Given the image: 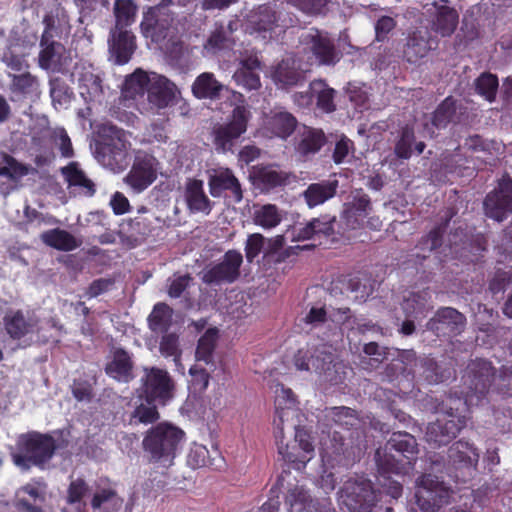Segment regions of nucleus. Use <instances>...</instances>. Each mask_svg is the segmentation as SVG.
Wrapping results in <instances>:
<instances>
[{
    "mask_svg": "<svg viewBox=\"0 0 512 512\" xmlns=\"http://www.w3.org/2000/svg\"><path fill=\"white\" fill-rule=\"evenodd\" d=\"M173 17L162 5L151 7L143 17L141 30L146 38L159 45L172 60H178L184 54V45L173 38Z\"/></svg>",
    "mask_w": 512,
    "mask_h": 512,
    "instance_id": "nucleus-1",
    "label": "nucleus"
},
{
    "mask_svg": "<svg viewBox=\"0 0 512 512\" xmlns=\"http://www.w3.org/2000/svg\"><path fill=\"white\" fill-rule=\"evenodd\" d=\"M279 406L280 402L277 405L276 411L278 420H274L278 453L285 461L292 463L296 469L300 470L312 459L314 447L308 433L300 427H295L294 441L291 444L284 443V422L288 420L290 414H293L294 411L290 407L279 410Z\"/></svg>",
    "mask_w": 512,
    "mask_h": 512,
    "instance_id": "nucleus-2",
    "label": "nucleus"
},
{
    "mask_svg": "<svg viewBox=\"0 0 512 512\" xmlns=\"http://www.w3.org/2000/svg\"><path fill=\"white\" fill-rule=\"evenodd\" d=\"M101 137L95 145V157L100 164L113 172L123 171L129 165L130 143L124 139V132L111 124L98 129Z\"/></svg>",
    "mask_w": 512,
    "mask_h": 512,
    "instance_id": "nucleus-3",
    "label": "nucleus"
},
{
    "mask_svg": "<svg viewBox=\"0 0 512 512\" xmlns=\"http://www.w3.org/2000/svg\"><path fill=\"white\" fill-rule=\"evenodd\" d=\"M184 432L169 424H159L147 431L142 445L149 460L163 466H169L181 448Z\"/></svg>",
    "mask_w": 512,
    "mask_h": 512,
    "instance_id": "nucleus-4",
    "label": "nucleus"
},
{
    "mask_svg": "<svg viewBox=\"0 0 512 512\" xmlns=\"http://www.w3.org/2000/svg\"><path fill=\"white\" fill-rule=\"evenodd\" d=\"M18 447L21 453L13 455L14 463L23 470H28L31 464L42 465L52 458L55 441L48 435L29 433L19 437Z\"/></svg>",
    "mask_w": 512,
    "mask_h": 512,
    "instance_id": "nucleus-5",
    "label": "nucleus"
},
{
    "mask_svg": "<svg viewBox=\"0 0 512 512\" xmlns=\"http://www.w3.org/2000/svg\"><path fill=\"white\" fill-rule=\"evenodd\" d=\"M339 505L349 512H372L378 497L370 480L348 479L338 492Z\"/></svg>",
    "mask_w": 512,
    "mask_h": 512,
    "instance_id": "nucleus-6",
    "label": "nucleus"
},
{
    "mask_svg": "<svg viewBox=\"0 0 512 512\" xmlns=\"http://www.w3.org/2000/svg\"><path fill=\"white\" fill-rule=\"evenodd\" d=\"M458 407L443 406L435 421L426 428L425 439L434 447L450 443L466 426V419L457 414Z\"/></svg>",
    "mask_w": 512,
    "mask_h": 512,
    "instance_id": "nucleus-7",
    "label": "nucleus"
},
{
    "mask_svg": "<svg viewBox=\"0 0 512 512\" xmlns=\"http://www.w3.org/2000/svg\"><path fill=\"white\" fill-rule=\"evenodd\" d=\"M416 504L423 512H437L448 504L450 490L437 476L423 474L416 480Z\"/></svg>",
    "mask_w": 512,
    "mask_h": 512,
    "instance_id": "nucleus-8",
    "label": "nucleus"
},
{
    "mask_svg": "<svg viewBox=\"0 0 512 512\" xmlns=\"http://www.w3.org/2000/svg\"><path fill=\"white\" fill-rule=\"evenodd\" d=\"M494 375L495 371L490 362L483 359L472 361L463 375L468 389L465 402L477 405L489 391Z\"/></svg>",
    "mask_w": 512,
    "mask_h": 512,
    "instance_id": "nucleus-9",
    "label": "nucleus"
},
{
    "mask_svg": "<svg viewBox=\"0 0 512 512\" xmlns=\"http://www.w3.org/2000/svg\"><path fill=\"white\" fill-rule=\"evenodd\" d=\"M311 366L323 382L338 385L346 379L347 367L338 359L331 345L322 344L314 350Z\"/></svg>",
    "mask_w": 512,
    "mask_h": 512,
    "instance_id": "nucleus-10",
    "label": "nucleus"
},
{
    "mask_svg": "<svg viewBox=\"0 0 512 512\" xmlns=\"http://www.w3.org/2000/svg\"><path fill=\"white\" fill-rule=\"evenodd\" d=\"M242 254L236 250L227 251L222 259L203 270L202 281L208 285L230 284L240 276Z\"/></svg>",
    "mask_w": 512,
    "mask_h": 512,
    "instance_id": "nucleus-11",
    "label": "nucleus"
},
{
    "mask_svg": "<svg viewBox=\"0 0 512 512\" xmlns=\"http://www.w3.org/2000/svg\"><path fill=\"white\" fill-rule=\"evenodd\" d=\"M278 21L277 11L271 5H260L248 14L246 31L263 40H270L284 32V27Z\"/></svg>",
    "mask_w": 512,
    "mask_h": 512,
    "instance_id": "nucleus-12",
    "label": "nucleus"
},
{
    "mask_svg": "<svg viewBox=\"0 0 512 512\" xmlns=\"http://www.w3.org/2000/svg\"><path fill=\"white\" fill-rule=\"evenodd\" d=\"M250 111L243 105L236 106L232 111L230 122L220 124L214 128V143L218 150L226 152L231 150L234 141L247 129Z\"/></svg>",
    "mask_w": 512,
    "mask_h": 512,
    "instance_id": "nucleus-13",
    "label": "nucleus"
},
{
    "mask_svg": "<svg viewBox=\"0 0 512 512\" xmlns=\"http://www.w3.org/2000/svg\"><path fill=\"white\" fill-rule=\"evenodd\" d=\"M447 0L432 2L426 4L425 14L428 16L430 33L434 36L449 37L451 36L459 23V14L453 7L447 5Z\"/></svg>",
    "mask_w": 512,
    "mask_h": 512,
    "instance_id": "nucleus-14",
    "label": "nucleus"
},
{
    "mask_svg": "<svg viewBox=\"0 0 512 512\" xmlns=\"http://www.w3.org/2000/svg\"><path fill=\"white\" fill-rule=\"evenodd\" d=\"M485 215L502 222L512 213V178L503 176L497 187L487 194L484 202Z\"/></svg>",
    "mask_w": 512,
    "mask_h": 512,
    "instance_id": "nucleus-15",
    "label": "nucleus"
},
{
    "mask_svg": "<svg viewBox=\"0 0 512 512\" xmlns=\"http://www.w3.org/2000/svg\"><path fill=\"white\" fill-rule=\"evenodd\" d=\"M299 43L302 50H309L313 54L318 64H335L339 61L334 42L327 33L309 29L300 35Z\"/></svg>",
    "mask_w": 512,
    "mask_h": 512,
    "instance_id": "nucleus-16",
    "label": "nucleus"
},
{
    "mask_svg": "<svg viewBox=\"0 0 512 512\" xmlns=\"http://www.w3.org/2000/svg\"><path fill=\"white\" fill-rule=\"evenodd\" d=\"M364 442V433L362 430H335L330 440V448L332 454L339 458V462L349 464L361 455L365 447Z\"/></svg>",
    "mask_w": 512,
    "mask_h": 512,
    "instance_id": "nucleus-17",
    "label": "nucleus"
},
{
    "mask_svg": "<svg viewBox=\"0 0 512 512\" xmlns=\"http://www.w3.org/2000/svg\"><path fill=\"white\" fill-rule=\"evenodd\" d=\"M179 91L176 85L166 77L152 73L150 85L147 87L149 109L159 111L173 106L177 102Z\"/></svg>",
    "mask_w": 512,
    "mask_h": 512,
    "instance_id": "nucleus-18",
    "label": "nucleus"
},
{
    "mask_svg": "<svg viewBox=\"0 0 512 512\" xmlns=\"http://www.w3.org/2000/svg\"><path fill=\"white\" fill-rule=\"evenodd\" d=\"M426 327L437 336L454 337L465 330L466 317L455 308L442 307L427 322Z\"/></svg>",
    "mask_w": 512,
    "mask_h": 512,
    "instance_id": "nucleus-19",
    "label": "nucleus"
},
{
    "mask_svg": "<svg viewBox=\"0 0 512 512\" xmlns=\"http://www.w3.org/2000/svg\"><path fill=\"white\" fill-rule=\"evenodd\" d=\"M207 173L209 192L212 197L219 198L229 193L235 203L242 201V187L232 170L218 167L208 170Z\"/></svg>",
    "mask_w": 512,
    "mask_h": 512,
    "instance_id": "nucleus-20",
    "label": "nucleus"
},
{
    "mask_svg": "<svg viewBox=\"0 0 512 512\" xmlns=\"http://www.w3.org/2000/svg\"><path fill=\"white\" fill-rule=\"evenodd\" d=\"M144 372L142 380L146 398L164 402L172 397L174 382L166 370L152 367L145 368Z\"/></svg>",
    "mask_w": 512,
    "mask_h": 512,
    "instance_id": "nucleus-21",
    "label": "nucleus"
},
{
    "mask_svg": "<svg viewBox=\"0 0 512 512\" xmlns=\"http://www.w3.org/2000/svg\"><path fill=\"white\" fill-rule=\"evenodd\" d=\"M157 160L145 154L136 157L132 169L125 178L126 183L136 192H142L157 178Z\"/></svg>",
    "mask_w": 512,
    "mask_h": 512,
    "instance_id": "nucleus-22",
    "label": "nucleus"
},
{
    "mask_svg": "<svg viewBox=\"0 0 512 512\" xmlns=\"http://www.w3.org/2000/svg\"><path fill=\"white\" fill-rule=\"evenodd\" d=\"M371 211V202L368 195L361 191L352 194V200L344 204L342 219L345 227H339V235H343L347 230H354L360 226V220L366 217Z\"/></svg>",
    "mask_w": 512,
    "mask_h": 512,
    "instance_id": "nucleus-23",
    "label": "nucleus"
},
{
    "mask_svg": "<svg viewBox=\"0 0 512 512\" xmlns=\"http://www.w3.org/2000/svg\"><path fill=\"white\" fill-rule=\"evenodd\" d=\"M438 46V39L427 28L415 30L408 38L404 55L409 64H415Z\"/></svg>",
    "mask_w": 512,
    "mask_h": 512,
    "instance_id": "nucleus-24",
    "label": "nucleus"
},
{
    "mask_svg": "<svg viewBox=\"0 0 512 512\" xmlns=\"http://www.w3.org/2000/svg\"><path fill=\"white\" fill-rule=\"evenodd\" d=\"M415 374L428 384H439L453 377V369L445 362H437L430 357L415 360Z\"/></svg>",
    "mask_w": 512,
    "mask_h": 512,
    "instance_id": "nucleus-25",
    "label": "nucleus"
},
{
    "mask_svg": "<svg viewBox=\"0 0 512 512\" xmlns=\"http://www.w3.org/2000/svg\"><path fill=\"white\" fill-rule=\"evenodd\" d=\"M110 58L115 64H127L133 55L136 44L135 36L128 30H111L108 40Z\"/></svg>",
    "mask_w": 512,
    "mask_h": 512,
    "instance_id": "nucleus-26",
    "label": "nucleus"
},
{
    "mask_svg": "<svg viewBox=\"0 0 512 512\" xmlns=\"http://www.w3.org/2000/svg\"><path fill=\"white\" fill-rule=\"evenodd\" d=\"M466 107L452 97H447L437 107L432 116V124L437 129H444L449 123H461Z\"/></svg>",
    "mask_w": 512,
    "mask_h": 512,
    "instance_id": "nucleus-27",
    "label": "nucleus"
},
{
    "mask_svg": "<svg viewBox=\"0 0 512 512\" xmlns=\"http://www.w3.org/2000/svg\"><path fill=\"white\" fill-rule=\"evenodd\" d=\"M264 125L275 136L286 139L294 132L297 120L288 111L274 108L265 115Z\"/></svg>",
    "mask_w": 512,
    "mask_h": 512,
    "instance_id": "nucleus-28",
    "label": "nucleus"
},
{
    "mask_svg": "<svg viewBox=\"0 0 512 512\" xmlns=\"http://www.w3.org/2000/svg\"><path fill=\"white\" fill-rule=\"evenodd\" d=\"M44 30L43 33L48 32V36L62 39L67 37L71 31L69 16L66 10L55 4L50 8L43 18Z\"/></svg>",
    "mask_w": 512,
    "mask_h": 512,
    "instance_id": "nucleus-29",
    "label": "nucleus"
},
{
    "mask_svg": "<svg viewBox=\"0 0 512 512\" xmlns=\"http://www.w3.org/2000/svg\"><path fill=\"white\" fill-rule=\"evenodd\" d=\"M425 148V142L416 140L414 129L411 126L405 125L398 131L394 142V154L397 158L408 160L414 151L419 155L424 152Z\"/></svg>",
    "mask_w": 512,
    "mask_h": 512,
    "instance_id": "nucleus-30",
    "label": "nucleus"
},
{
    "mask_svg": "<svg viewBox=\"0 0 512 512\" xmlns=\"http://www.w3.org/2000/svg\"><path fill=\"white\" fill-rule=\"evenodd\" d=\"M133 361L128 352L118 348L113 352L111 360L105 367V372L118 382L128 383L134 378Z\"/></svg>",
    "mask_w": 512,
    "mask_h": 512,
    "instance_id": "nucleus-31",
    "label": "nucleus"
},
{
    "mask_svg": "<svg viewBox=\"0 0 512 512\" xmlns=\"http://www.w3.org/2000/svg\"><path fill=\"white\" fill-rule=\"evenodd\" d=\"M448 458L456 468L474 469L479 453L472 444L459 440L448 449Z\"/></svg>",
    "mask_w": 512,
    "mask_h": 512,
    "instance_id": "nucleus-32",
    "label": "nucleus"
},
{
    "mask_svg": "<svg viewBox=\"0 0 512 512\" xmlns=\"http://www.w3.org/2000/svg\"><path fill=\"white\" fill-rule=\"evenodd\" d=\"M185 199L188 208L192 212L209 214L212 209V202L207 197L203 188V181L189 179L185 185Z\"/></svg>",
    "mask_w": 512,
    "mask_h": 512,
    "instance_id": "nucleus-33",
    "label": "nucleus"
},
{
    "mask_svg": "<svg viewBox=\"0 0 512 512\" xmlns=\"http://www.w3.org/2000/svg\"><path fill=\"white\" fill-rule=\"evenodd\" d=\"M39 46L38 64H63L66 61V48L60 41L48 36V32L42 33Z\"/></svg>",
    "mask_w": 512,
    "mask_h": 512,
    "instance_id": "nucleus-34",
    "label": "nucleus"
},
{
    "mask_svg": "<svg viewBox=\"0 0 512 512\" xmlns=\"http://www.w3.org/2000/svg\"><path fill=\"white\" fill-rule=\"evenodd\" d=\"M123 499L112 487L98 486L93 492L90 505L94 512H118Z\"/></svg>",
    "mask_w": 512,
    "mask_h": 512,
    "instance_id": "nucleus-35",
    "label": "nucleus"
},
{
    "mask_svg": "<svg viewBox=\"0 0 512 512\" xmlns=\"http://www.w3.org/2000/svg\"><path fill=\"white\" fill-rule=\"evenodd\" d=\"M338 188L337 180H323L310 184L303 192L305 202L310 208L321 205L333 198Z\"/></svg>",
    "mask_w": 512,
    "mask_h": 512,
    "instance_id": "nucleus-36",
    "label": "nucleus"
},
{
    "mask_svg": "<svg viewBox=\"0 0 512 512\" xmlns=\"http://www.w3.org/2000/svg\"><path fill=\"white\" fill-rule=\"evenodd\" d=\"M325 143L326 136L321 129L304 126L299 132L296 150L302 156H309L317 153Z\"/></svg>",
    "mask_w": 512,
    "mask_h": 512,
    "instance_id": "nucleus-37",
    "label": "nucleus"
},
{
    "mask_svg": "<svg viewBox=\"0 0 512 512\" xmlns=\"http://www.w3.org/2000/svg\"><path fill=\"white\" fill-rule=\"evenodd\" d=\"M286 502L290 512H326L318 501L313 500L303 486L296 485L288 491Z\"/></svg>",
    "mask_w": 512,
    "mask_h": 512,
    "instance_id": "nucleus-38",
    "label": "nucleus"
},
{
    "mask_svg": "<svg viewBox=\"0 0 512 512\" xmlns=\"http://www.w3.org/2000/svg\"><path fill=\"white\" fill-rule=\"evenodd\" d=\"M61 173L70 187L79 188L81 193L89 197L95 194L94 182L88 178L77 162H70L67 166L61 168Z\"/></svg>",
    "mask_w": 512,
    "mask_h": 512,
    "instance_id": "nucleus-39",
    "label": "nucleus"
},
{
    "mask_svg": "<svg viewBox=\"0 0 512 512\" xmlns=\"http://www.w3.org/2000/svg\"><path fill=\"white\" fill-rule=\"evenodd\" d=\"M40 238L47 246L59 251H72L82 244L80 239L60 228L45 231Z\"/></svg>",
    "mask_w": 512,
    "mask_h": 512,
    "instance_id": "nucleus-40",
    "label": "nucleus"
},
{
    "mask_svg": "<svg viewBox=\"0 0 512 512\" xmlns=\"http://www.w3.org/2000/svg\"><path fill=\"white\" fill-rule=\"evenodd\" d=\"M325 418L332 421L343 431L362 430L361 419L357 412L349 407H330L325 410Z\"/></svg>",
    "mask_w": 512,
    "mask_h": 512,
    "instance_id": "nucleus-41",
    "label": "nucleus"
},
{
    "mask_svg": "<svg viewBox=\"0 0 512 512\" xmlns=\"http://www.w3.org/2000/svg\"><path fill=\"white\" fill-rule=\"evenodd\" d=\"M386 445L407 459L409 464L416 459L419 452L415 437L407 432L393 433Z\"/></svg>",
    "mask_w": 512,
    "mask_h": 512,
    "instance_id": "nucleus-42",
    "label": "nucleus"
},
{
    "mask_svg": "<svg viewBox=\"0 0 512 512\" xmlns=\"http://www.w3.org/2000/svg\"><path fill=\"white\" fill-rule=\"evenodd\" d=\"M282 221V211L274 204L254 206L253 222L264 228L272 229Z\"/></svg>",
    "mask_w": 512,
    "mask_h": 512,
    "instance_id": "nucleus-43",
    "label": "nucleus"
},
{
    "mask_svg": "<svg viewBox=\"0 0 512 512\" xmlns=\"http://www.w3.org/2000/svg\"><path fill=\"white\" fill-rule=\"evenodd\" d=\"M430 294L427 291L409 292L403 297L401 307L407 317L417 318L427 309Z\"/></svg>",
    "mask_w": 512,
    "mask_h": 512,
    "instance_id": "nucleus-44",
    "label": "nucleus"
},
{
    "mask_svg": "<svg viewBox=\"0 0 512 512\" xmlns=\"http://www.w3.org/2000/svg\"><path fill=\"white\" fill-rule=\"evenodd\" d=\"M392 451L393 449L388 448L386 444L375 451L374 459L379 472L399 474L403 471L402 461L396 458Z\"/></svg>",
    "mask_w": 512,
    "mask_h": 512,
    "instance_id": "nucleus-45",
    "label": "nucleus"
},
{
    "mask_svg": "<svg viewBox=\"0 0 512 512\" xmlns=\"http://www.w3.org/2000/svg\"><path fill=\"white\" fill-rule=\"evenodd\" d=\"M172 309L165 303H157L148 316L149 328L154 333H165L172 323Z\"/></svg>",
    "mask_w": 512,
    "mask_h": 512,
    "instance_id": "nucleus-46",
    "label": "nucleus"
},
{
    "mask_svg": "<svg viewBox=\"0 0 512 512\" xmlns=\"http://www.w3.org/2000/svg\"><path fill=\"white\" fill-rule=\"evenodd\" d=\"M137 7L132 0H116L114 4V14L116 18V30H127L135 21Z\"/></svg>",
    "mask_w": 512,
    "mask_h": 512,
    "instance_id": "nucleus-47",
    "label": "nucleus"
},
{
    "mask_svg": "<svg viewBox=\"0 0 512 512\" xmlns=\"http://www.w3.org/2000/svg\"><path fill=\"white\" fill-rule=\"evenodd\" d=\"M222 85L210 73H203L195 80L192 91L198 98L216 97Z\"/></svg>",
    "mask_w": 512,
    "mask_h": 512,
    "instance_id": "nucleus-48",
    "label": "nucleus"
},
{
    "mask_svg": "<svg viewBox=\"0 0 512 512\" xmlns=\"http://www.w3.org/2000/svg\"><path fill=\"white\" fill-rule=\"evenodd\" d=\"M150 79L151 75H148L142 69H137L124 82L123 93L125 97L134 98L136 95L142 94L144 88L150 85Z\"/></svg>",
    "mask_w": 512,
    "mask_h": 512,
    "instance_id": "nucleus-49",
    "label": "nucleus"
},
{
    "mask_svg": "<svg viewBox=\"0 0 512 512\" xmlns=\"http://www.w3.org/2000/svg\"><path fill=\"white\" fill-rule=\"evenodd\" d=\"M159 351L164 357H172L175 365L182 372L184 371V367L182 366L180 360L182 355V350L179 345V338L175 333H168L163 335L160 345Z\"/></svg>",
    "mask_w": 512,
    "mask_h": 512,
    "instance_id": "nucleus-50",
    "label": "nucleus"
},
{
    "mask_svg": "<svg viewBox=\"0 0 512 512\" xmlns=\"http://www.w3.org/2000/svg\"><path fill=\"white\" fill-rule=\"evenodd\" d=\"M217 340V330L208 329L199 339L196 349V360L209 364L213 359V351Z\"/></svg>",
    "mask_w": 512,
    "mask_h": 512,
    "instance_id": "nucleus-51",
    "label": "nucleus"
},
{
    "mask_svg": "<svg viewBox=\"0 0 512 512\" xmlns=\"http://www.w3.org/2000/svg\"><path fill=\"white\" fill-rule=\"evenodd\" d=\"M152 401L153 400L146 398V402H142L136 406L131 414L130 424H150L159 419V413Z\"/></svg>",
    "mask_w": 512,
    "mask_h": 512,
    "instance_id": "nucleus-52",
    "label": "nucleus"
},
{
    "mask_svg": "<svg viewBox=\"0 0 512 512\" xmlns=\"http://www.w3.org/2000/svg\"><path fill=\"white\" fill-rule=\"evenodd\" d=\"M12 77V83L10 84V91L12 93L11 100L16 101L30 93L36 84V79L30 73H22L19 75H10Z\"/></svg>",
    "mask_w": 512,
    "mask_h": 512,
    "instance_id": "nucleus-53",
    "label": "nucleus"
},
{
    "mask_svg": "<svg viewBox=\"0 0 512 512\" xmlns=\"http://www.w3.org/2000/svg\"><path fill=\"white\" fill-rule=\"evenodd\" d=\"M230 40L226 35V29L222 23H216L215 29L204 44V51L215 54L229 47Z\"/></svg>",
    "mask_w": 512,
    "mask_h": 512,
    "instance_id": "nucleus-54",
    "label": "nucleus"
},
{
    "mask_svg": "<svg viewBox=\"0 0 512 512\" xmlns=\"http://www.w3.org/2000/svg\"><path fill=\"white\" fill-rule=\"evenodd\" d=\"M347 288L355 293L356 299L366 300L373 292L374 286L370 278L365 274L351 277L347 282Z\"/></svg>",
    "mask_w": 512,
    "mask_h": 512,
    "instance_id": "nucleus-55",
    "label": "nucleus"
},
{
    "mask_svg": "<svg viewBox=\"0 0 512 512\" xmlns=\"http://www.w3.org/2000/svg\"><path fill=\"white\" fill-rule=\"evenodd\" d=\"M5 327L11 337L19 339L30 331L31 324L18 311L5 317Z\"/></svg>",
    "mask_w": 512,
    "mask_h": 512,
    "instance_id": "nucleus-56",
    "label": "nucleus"
},
{
    "mask_svg": "<svg viewBox=\"0 0 512 512\" xmlns=\"http://www.w3.org/2000/svg\"><path fill=\"white\" fill-rule=\"evenodd\" d=\"M272 76L276 83L283 86L296 85L302 78V74L295 66H275Z\"/></svg>",
    "mask_w": 512,
    "mask_h": 512,
    "instance_id": "nucleus-57",
    "label": "nucleus"
},
{
    "mask_svg": "<svg viewBox=\"0 0 512 512\" xmlns=\"http://www.w3.org/2000/svg\"><path fill=\"white\" fill-rule=\"evenodd\" d=\"M443 229L438 227L433 229L427 236L423 237L418 244V249L422 254H417L426 258V253H430L442 245Z\"/></svg>",
    "mask_w": 512,
    "mask_h": 512,
    "instance_id": "nucleus-58",
    "label": "nucleus"
},
{
    "mask_svg": "<svg viewBox=\"0 0 512 512\" xmlns=\"http://www.w3.org/2000/svg\"><path fill=\"white\" fill-rule=\"evenodd\" d=\"M464 149L472 154L491 155L490 145L478 134H471L464 138V142L457 149Z\"/></svg>",
    "mask_w": 512,
    "mask_h": 512,
    "instance_id": "nucleus-59",
    "label": "nucleus"
},
{
    "mask_svg": "<svg viewBox=\"0 0 512 512\" xmlns=\"http://www.w3.org/2000/svg\"><path fill=\"white\" fill-rule=\"evenodd\" d=\"M315 225V238L319 244H322V239H326L335 233H338L334 228V223L336 222L335 217L323 216L321 218H314Z\"/></svg>",
    "mask_w": 512,
    "mask_h": 512,
    "instance_id": "nucleus-60",
    "label": "nucleus"
},
{
    "mask_svg": "<svg viewBox=\"0 0 512 512\" xmlns=\"http://www.w3.org/2000/svg\"><path fill=\"white\" fill-rule=\"evenodd\" d=\"M256 178L265 189L279 186L285 180L284 176L273 167H263L259 169Z\"/></svg>",
    "mask_w": 512,
    "mask_h": 512,
    "instance_id": "nucleus-61",
    "label": "nucleus"
},
{
    "mask_svg": "<svg viewBox=\"0 0 512 512\" xmlns=\"http://www.w3.org/2000/svg\"><path fill=\"white\" fill-rule=\"evenodd\" d=\"M89 491V485L84 479H74L68 486L66 501L68 504L80 503Z\"/></svg>",
    "mask_w": 512,
    "mask_h": 512,
    "instance_id": "nucleus-62",
    "label": "nucleus"
},
{
    "mask_svg": "<svg viewBox=\"0 0 512 512\" xmlns=\"http://www.w3.org/2000/svg\"><path fill=\"white\" fill-rule=\"evenodd\" d=\"M253 67L242 66L234 74L236 81L249 90H255L260 87L259 75L254 71Z\"/></svg>",
    "mask_w": 512,
    "mask_h": 512,
    "instance_id": "nucleus-63",
    "label": "nucleus"
},
{
    "mask_svg": "<svg viewBox=\"0 0 512 512\" xmlns=\"http://www.w3.org/2000/svg\"><path fill=\"white\" fill-rule=\"evenodd\" d=\"M498 87V79L492 74H482L476 83L478 92L487 100L492 101Z\"/></svg>",
    "mask_w": 512,
    "mask_h": 512,
    "instance_id": "nucleus-64",
    "label": "nucleus"
}]
</instances>
